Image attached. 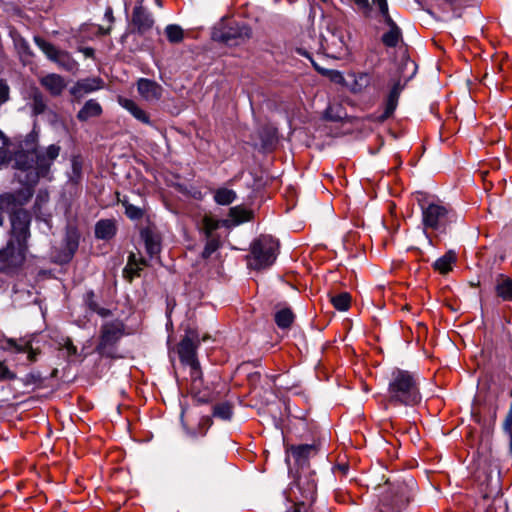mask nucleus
Returning <instances> with one entry per match:
<instances>
[{
	"instance_id": "f257e3e1",
	"label": "nucleus",
	"mask_w": 512,
	"mask_h": 512,
	"mask_svg": "<svg viewBox=\"0 0 512 512\" xmlns=\"http://www.w3.org/2000/svg\"><path fill=\"white\" fill-rule=\"evenodd\" d=\"M421 399L419 376L399 368L392 370L387 389L388 403L415 406L421 402Z\"/></svg>"
},
{
	"instance_id": "f03ea898",
	"label": "nucleus",
	"mask_w": 512,
	"mask_h": 512,
	"mask_svg": "<svg viewBox=\"0 0 512 512\" xmlns=\"http://www.w3.org/2000/svg\"><path fill=\"white\" fill-rule=\"evenodd\" d=\"M278 247V241L272 236L261 235L251 244L248 266L256 270L270 267L276 260Z\"/></svg>"
},
{
	"instance_id": "7ed1b4c3",
	"label": "nucleus",
	"mask_w": 512,
	"mask_h": 512,
	"mask_svg": "<svg viewBox=\"0 0 512 512\" xmlns=\"http://www.w3.org/2000/svg\"><path fill=\"white\" fill-rule=\"evenodd\" d=\"M421 212L424 229L444 233L453 221L452 210L440 202L421 204Z\"/></svg>"
},
{
	"instance_id": "20e7f679",
	"label": "nucleus",
	"mask_w": 512,
	"mask_h": 512,
	"mask_svg": "<svg viewBox=\"0 0 512 512\" xmlns=\"http://www.w3.org/2000/svg\"><path fill=\"white\" fill-rule=\"evenodd\" d=\"M124 326L121 322H108L102 325L96 351L102 356L116 357V344L123 335Z\"/></svg>"
},
{
	"instance_id": "39448f33",
	"label": "nucleus",
	"mask_w": 512,
	"mask_h": 512,
	"mask_svg": "<svg viewBox=\"0 0 512 512\" xmlns=\"http://www.w3.org/2000/svg\"><path fill=\"white\" fill-rule=\"evenodd\" d=\"M34 42L45 56L50 61L56 63L59 68L68 72L77 70L78 63L69 52L57 48L54 44L46 41L40 36H35Z\"/></svg>"
},
{
	"instance_id": "423d86ee",
	"label": "nucleus",
	"mask_w": 512,
	"mask_h": 512,
	"mask_svg": "<svg viewBox=\"0 0 512 512\" xmlns=\"http://www.w3.org/2000/svg\"><path fill=\"white\" fill-rule=\"evenodd\" d=\"M27 247L9 239L5 248L0 249V271L11 273L19 269L24 261Z\"/></svg>"
},
{
	"instance_id": "0eeeda50",
	"label": "nucleus",
	"mask_w": 512,
	"mask_h": 512,
	"mask_svg": "<svg viewBox=\"0 0 512 512\" xmlns=\"http://www.w3.org/2000/svg\"><path fill=\"white\" fill-rule=\"evenodd\" d=\"M317 483L311 474L299 475L290 487V495L295 502L311 505L316 497Z\"/></svg>"
},
{
	"instance_id": "6e6552de",
	"label": "nucleus",
	"mask_w": 512,
	"mask_h": 512,
	"mask_svg": "<svg viewBox=\"0 0 512 512\" xmlns=\"http://www.w3.org/2000/svg\"><path fill=\"white\" fill-rule=\"evenodd\" d=\"M30 214L24 209H18L11 216V237L15 243L27 247V239L30 235Z\"/></svg>"
},
{
	"instance_id": "1a4fd4ad",
	"label": "nucleus",
	"mask_w": 512,
	"mask_h": 512,
	"mask_svg": "<svg viewBox=\"0 0 512 512\" xmlns=\"http://www.w3.org/2000/svg\"><path fill=\"white\" fill-rule=\"evenodd\" d=\"M60 147L57 145H50L45 153H39L33 149L34 166L32 170L35 172V177H46L49 173L53 161L59 156Z\"/></svg>"
},
{
	"instance_id": "9d476101",
	"label": "nucleus",
	"mask_w": 512,
	"mask_h": 512,
	"mask_svg": "<svg viewBox=\"0 0 512 512\" xmlns=\"http://www.w3.org/2000/svg\"><path fill=\"white\" fill-rule=\"evenodd\" d=\"M199 340L194 333L187 334L178 344L177 352L182 364L195 363L197 359V348Z\"/></svg>"
},
{
	"instance_id": "9b49d317",
	"label": "nucleus",
	"mask_w": 512,
	"mask_h": 512,
	"mask_svg": "<svg viewBox=\"0 0 512 512\" xmlns=\"http://www.w3.org/2000/svg\"><path fill=\"white\" fill-rule=\"evenodd\" d=\"M131 24L138 33L143 34L152 28L154 19L146 8L138 4L133 9Z\"/></svg>"
},
{
	"instance_id": "f8f14e48",
	"label": "nucleus",
	"mask_w": 512,
	"mask_h": 512,
	"mask_svg": "<svg viewBox=\"0 0 512 512\" xmlns=\"http://www.w3.org/2000/svg\"><path fill=\"white\" fill-rule=\"evenodd\" d=\"M32 196L31 191H27L24 200H20V193H5L0 195V226L3 224V212L14 210L17 206L23 205Z\"/></svg>"
},
{
	"instance_id": "ddd939ff",
	"label": "nucleus",
	"mask_w": 512,
	"mask_h": 512,
	"mask_svg": "<svg viewBox=\"0 0 512 512\" xmlns=\"http://www.w3.org/2000/svg\"><path fill=\"white\" fill-rule=\"evenodd\" d=\"M139 94L147 101L160 99L162 95V87L155 81L141 78L137 83Z\"/></svg>"
},
{
	"instance_id": "4468645a",
	"label": "nucleus",
	"mask_w": 512,
	"mask_h": 512,
	"mask_svg": "<svg viewBox=\"0 0 512 512\" xmlns=\"http://www.w3.org/2000/svg\"><path fill=\"white\" fill-rule=\"evenodd\" d=\"M40 84L52 95L59 96L66 87L65 79L55 73L45 75L40 79Z\"/></svg>"
},
{
	"instance_id": "2eb2a0df",
	"label": "nucleus",
	"mask_w": 512,
	"mask_h": 512,
	"mask_svg": "<svg viewBox=\"0 0 512 512\" xmlns=\"http://www.w3.org/2000/svg\"><path fill=\"white\" fill-rule=\"evenodd\" d=\"M102 80L99 78L85 79L78 81L70 90V93L77 99L85 94L96 91L101 88Z\"/></svg>"
},
{
	"instance_id": "dca6fc26",
	"label": "nucleus",
	"mask_w": 512,
	"mask_h": 512,
	"mask_svg": "<svg viewBox=\"0 0 512 512\" xmlns=\"http://www.w3.org/2000/svg\"><path fill=\"white\" fill-rule=\"evenodd\" d=\"M383 21L389 27V30L382 35V43L386 47H396L402 38L401 29L392 17Z\"/></svg>"
},
{
	"instance_id": "f3484780",
	"label": "nucleus",
	"mask_w": 512,
	"mask_h": 512,
	"mask_svg": "<svg viewBox=\"0 0 512 512\" xmlns=\"http://www.w3.org/2000/svg\"><path fill=\"white\" fill-rule=\"evenodd\" d=\"M495 293L503 301H512V278L499 274L495 279Z\"/></svg>"
},
{
	"instance_id": "a211bd4d",
	"label": "nucleus",
	"mask_w": 512,
	"mask_h": 512,
	"mask_svg": "<svg viewBox=\"0 0 512 512\" xmlns=\"http://www.w3.org/2000/svg\"><path fill=\"white\" fill-rule=\"evenodd\" d=\"M102 113L101 105L94 99L88 100L82 109L78 112L77 118L80 121H87L92 117L100 116Z\"/></svg>"
},
{
	"instance_id": "6ab92c4d",
	"label": "nucleus",
	"mask_w": 512,
	"mask_h": 512,
	"mask_svg": "<svg viewBox=\"0 0 512 512\" xmlns=\"http://www.w3.org/2000/svg\"><path fill=\"white\" fill-rule=\"evenodd\" d=\"M120 105L128 110L137 120L149 124L150 119L147 113L141 109L133 100L127 98H119Z\"/></svg>"
},
{
	"instance_id": "aec40b11",
	"label": "nucleus",
	"mask_w": 512,
	"mask_h": 512,
	"mask_svg": "<svg viewBox=\"0 0 512 512\" xmlns=\"http://www.w3.org/2000/svg\"><path fill=\"white\" fill-rule=\"evenodd\" d=\"M289 451L296 461H304L308 459L311 455H315L318 449L317 446L314 444H301L292 445L289 448Z\"/></svg>"
},
{
	"instance_id": "412c9836",
	"label": "nucleus",
	"mask_w": 512,
	"mask_h": 512,
	"mask_svg": "<svg viewBox=\"0 0 512 512\" xmlns=\"http://www.w3.org/2000/svg\"><path fill=\"white\" fill-rule=\"evenodd\" d=\"M145 265L146 261L144 259L141 258L138 260L135 254H130L128 263L124 269V275L128 278L129 282H131L134 277L140 276V271Z\"/></svg>"
},
{
	"instance_id": "4be33fe9",
	"label": "nucleus",
	"mask_w": 512,
	"mask_h": 512,
	"mask_svg": "<svg viewBox=\"0 0 512 512\" xmlns=\"http://www.w3.org/2000/svg\"><path fill=\"white\" fill-rule=\"evenodd\" d=\"M399 94H400V92H399L398 87L394 86L387 97V100L385 103V110H384L383 114H381L378 117L379 121L383 122L393 115V113L397 107V104H398Z\"/></svg>"
},
{
	"instance_id": "5701e85b",
	"label": "nucleus",
	"mask_w": 512,
	"mask_h": 512,
	"mask_svg": "<svg viewBox=\"0 0 512 512\" xmlns=\"http://www.w3.org/2000/svg\"><path fill=\"white\" fill-rule=\"evenodd\" d=\"M456 260V254L453 251H448L434 262L433 268L440 274L445 275L452 270V265Z\"/></svg>"
},
{
	"instance_id": "b1692460",
	"label": "nucleus",
	"mask_w": 512,
	"mask_h": 512,
	"mask_svg": "<svg viewBox=\"0 0 512 512\" xmlns=\"http://www.w3.org/2000/svg\"><path fill=\"white\" fill-rule=\"evenodd\" d=\"M116 226L112 220H100L95 226V236L98 239L108 240L115 235Z\"/></svg>"
},
{
	"instance_id": "393cba45",
	"label": "nucleus",
	"mask_w": 512,
	"mask_h": 512,
	"mask_svg": "<svg viewBox=\"0 0 512 512\" xmlns=\"http://www.w3.org/2000/svg\"><path fill=\"white\" fill-rule=\"evenodd\" d=\"M15 167L20 170H32V167L34 166V155H33V149L31 151H18L15 154Z\"/></svg>"
},
{
	"instance_id": "a878e982",
	"label": "nucleus",
	"mask_w": 512,
	"mask_h": 512,
	"mask_svg": "<svg viewBox=\"0 0 512 512\" xmlns=\"http://www.w3.org/2000/svg\"><path fill=\"white\" fill-rule=\"evenodd\" d=\"M251 37V29L245 25L236 27H231L229 31L224 33L223 40L229 41L231 39H241L246 40Z\"/></svg>"
},
{
	"instance_id": "bb28decb",
	"label": "nucleus",
	"mask_w": 512,
	"mask_h": 512,
	"mask_svg": "<svg viewBox=\"0 0 512 512\" xmlns=\"http://www.w3.org/2000/svg\"><path fill=\"white\" fill-rule=\"evenodd\" d=\"M293 321L294 314L289 308H283L275 313V323L281 329L289 328Z\"/></svg>"
},
{
	"instance_id": "cd10ccee",
	"label": "nucleus",
	"mask_w": 512,
	"mask_h": 512,
	"mask_svg": "<svg viewBox=\"0 0 512 512\" xmlns=\"http://www.w3.org/2000/svg\"><path fill=\"white\" fill-rule=\"evenodd\" d=\"M7 348L13 349L17 353H28V359L30 361L36 360L37 352L32 348L30 342H25L23 344H17L14 340L9 339L7 341Z\"/></svg>"
},
{
	"instance_id": "c85d7f7f",
	"label": "nucleus",
	"mask_w": 512,
	"mask_h": 512,
	"mask_svg": "<svg viewBox=\"0 0 512 512\" xmlns=\"http://www.w3.org/2000/svg\"><path fill=\"white\" fill-rule=\"evenodd\" d=\"M233 415V407L228 402H222L214 405L213 416L221 420H230Z\"/></svg>"
},
{
	"instance_id": "c756f323",
	"label": "nucleus",
	"mask_w": 512,
	"mask_h": 512,
	"mask_svg": "<svg viewBox=\"0 0 512 512\" xmlns=\"http://www.w3.org/2000/svg\"><path fill=\"white\" fill-rule=\"evenodd\" d=\"M236 198V193L227 188H220L214 194V200L219 205H229Z\"/></svg>"
},
{
	"instance_id": "7c9ffc66",
	"label": "nucleus",
	"mask_w": 512,
	"mask_h": 512,
	"mask_svg": "<svg viewBox=\"0 0 512 512\" xmlns=\"http://www.w3.org/2000/svg\"><path fill=\"white\" fill-rule=\"evenodd\" d=\"M118 201L124 206L125 214L131 220H139L143 217L144 211L141 208L130 204L126 198H118Z\"/></svg>"
},
{
	"instance_id": "2f4dec72",
	"label": "nucleus",
	"mask_w": 512,
	"mask_h": 512,
	"mask_svg": "<svg viewBox=\"0 0 512 512\" xmlns=\"http://www.w3.org/2000/svg\"><path fill=\"white\" fill-rule=\"evenodd\" d=\"M165 34L170 43H180L184 38L183 29L175 24L166 26Z\"/></svg>"
},
{
	"instance_id": "473e14b6",
	"label": "nucleus",
	"mask_w": 512,
	"mask_h": 512,
	"mask_svg": "<svg viewBox=\"0 0 512 512\" xmlns=\"http://www.w3.org/2000/svg\"><path fill=\"white\" fill-rule=\"evenodd\" d=\"M331 303L335 309L339 311H346L350 307L351 296L346 292L340 293L331 298Z\"/></svg>"
},
{
	"instance_id": "72a5a7b5",
	"label": "nucleus",
	"mask_w": 512,
	"mask_h": 512,
	"mask_svg": "<svg viewBox=\"0 0 512 512\" xmlns=\"http://www.w3.org/2000/svg\"><path fill=\"white\" fill-rule=\"evenodd\" d=\"M229 216L237 223L249 221L252 213L242 207H232L229 211Z\"/></svg>"
},
{
	"instance_id": "f704fd0d",
	"label": "nucleus",
	"mask_w": 512,
	"mask_h": 512,
	"mask_svg": "<svg viewBox=\"0 0 512 512\" xmlns=\"http://www.w3.org/2000/svg\"><path fill=\"white\" fill-rule=\"evenodd\" d=\"M219 228V221L210 215H205L202 219V231L206 238H210L212 233Z\"/></svg>"
},
{
	"instance_id": "c9c22d12",
	"label": "nucleus",
	"mask_w": 512,
	"mask_h": 512,
	"mask_svg": "<svg viewBox=\"0 0 512 512\" xmlns=\"http://www.w3.org/2000/svg\"><path fill=\"white\" fill-rule=\"evenodd\" d=\"M46 107L43 95L39 91L34 92L32 97V109L34 114L39 115L44 113Z\"/></svg>"
},
{
	"instance_id": "e433bc0d",
	"label": "nucleus",
	"mask_w": 512,
	"mask_h": 512,
	"mask_svg": "<svg viewBox=\"0 0 512 512\" xmlns=\"http://www.w3.org/2000/svg\"><path fill=\"white\" fill-rule=\"evenodd\" d=\"M10 159L9 140L0 131V167Z\"/></svg>"
},
{
	"instance_id": "4c0bfd02",
	"label": "nucleus",
	"mask_w": 512,
	"mask_h": 512,
	"mask_svg": "<svg viewBox=\"0 0 512 512\" xmlns=\"http://www.w3.org/2000/svg\"><path fill=\"white\" fill-rule=\"evenodd\" d=\"M220 247V241L218 238L211 236L207 238L205 247L202 251V258L208 259L218 248Z\"/></svg>"
},
{
	"instance_id": "58836bf2",
	"label": "nucleus",
	"mask_w": 512,
	"mask_h": 512,
	"mask_svg": "<svg viewBox=\"0 0 512 512\" xmlns=\"http://www.w3.org/2000/svg\"><path fill=\"white\" fill-rule=\"evenodd\" d=\"M190 367V377L194 387H196L197 382H201L202 372L200 368L199 361H195V363L187 364Z\"/></svg>"
},
{
	"instance_id": "ea45409f",
	"label": "nucleus",
	"mask_w": 512,
	"mask_h": 512,
	"mask_svg": "<svg viewBox=\"0 0 512 512\" xmlns=\"http://www.w3.org/2000/svg\"><path fill=\"white\" fill-rule=\"evenodd\" d=\"M312 64L317 71L322 75L328 76L331 80L335 82H341L343 80V76L339 71L321 68L315 62H312Z\"/></svg>"
},
{
	"instance_id": "a19ab883",
	"label": "nucleus",
	"mask_w": 512,
	"mask_h": 512,
	"mask_svg": "<svg viewBox=\"0 0 512 512\" xmlns=\"http://www.w3.org/2000/svg\"><path fill=\"white\" fill-rule=\"evenodd\" d=\"M372 4L378 9L383 20L391 18L387 0H372Z\"/></svg>"
},
{
	"instance_id": "79ce46f5",
	"label": "nucleus",
	"mask_w": 512,
	"mask_h": 512,
	"mask_svg": "<svg viewBox=\"0 0 512 512\" xmlns=\"http://www.w3.org/2000/svg\"><path fill=\"white\" fill-rule=\"evenodd\" d=\"M10 99V88L6 80L0 78V105Z\"/></svg>"
},
{
	"instance_id": "37998d69",
	"label": "nucleus",
	"mask_w": 512,
	"mask_h": 512,
	"mask_svg": "<svg viewBox=\"0 0 512 512\" xmlns=\"http://www.w3.org/2000/svg\"><path fill=\"white\" fill-rule=\"evenodd\" d=\"M145 245L150 255H154L159 252V244L149 235L145 236Z\"/></svg>"
},
{
	"instance_id": "c03bdc74",
	"label": "nucleus",
	"mask_w": 512,
	"mask_h": 512,
	"mask_svg": "<svg viewBox=\"0 0 512 512\" xmlns=\"http://www.w3.org/2000/svg\"><path fill=\"white\" fill-rule=\"evenodd\" d=\"M15 378V374L9 370V368L4 364V362L0 361V381L2 380H12Z\"/></svg>"
},
{
	"instance_id": "a18cd8bd",
	"label": "nucleus",
	"mask_w": 512,
	"mask_h": 512,
	"mask_svg": "<svg viewBox=\"0 0 512 512\" xmlns=\"http://www.w3.org/2000/svg\"><path fill=\"white\" fill-rule=\"evenodd\" d=\"M356 7L363 13H369L371 11V4L369 0H351Z\"/></svg>"
},
{
	"instance_id": "49530a36",
	"label": "nucleus",
	"mask_w": 512,
	"mask_h": 512,
	"mask_svg": "<svg viewBox=\"0 0 512 512\" xmlns=\"http://www.w3.org/2000/svg\"><path fill=\"white\" fill-rule=\"evenodd\" d=\"M208 456L204 453H197L194 456V463L199 468H204L208 464Z\"/></svg>"
},
{
	"instance_id": "de8ad7c7",
	"label": "nucleus",
	"mask_w": 512,
	"mask_h": 512,
	"mask_svg": "<svg viewBox=\"0 0 512 512\" xmlns=\"http://www.w3.org/2000/svg\"><path fill=\"white\" fill-rule=\"evenodd\" d=\"M64 349L67 351L68 356L77 354V347L73 344L71 339L67 338L63 344Z\"/></svg>"
},
{
	"instance_id": "09e8293b",
	"label": "nucleus",
	"mask_w": 512,
	"mask_h": 512,
	"mask_svg": "<svg viewBox=\"0 0 512 512\" xmlns=\"http://www.w3.org/2000/svg\"><path fill=\"white\" fill-rule=\"evenodd\" d=\"M311 505L304 502H295L293 512H308Z\"/></svg>"
},
{
	"instance_id": "8fccbe9b",
	"label": "nucleus",
	"mask_w": 512,
	"mask_h": 512,
	"mask_svg": "<svg viewBox=\"0 0 512 512\" xmlns=\"http://www.w3.org/2000/svg\"><path fill=\"white\" fill-rule=\"evenodd\" d=\"M211 424L212 420L209 417H203L199 423L200 426H205L206 430L211 426Z\"/></svg>"
},
{
	"instance_id": "3c124183",
	"label": "nucleus",
	"mask_w": 512,
	"mask_h": 512,
	"mask_svg": "<svg viewBox=\"0 0 512 512\" xmlns=\"http://www.w3.org/2000/svg\"><path fill=\"white\" fill-rule=\"evenodd\" d=\"M105 18L108 20L109 23H112L114 21L112 8L109 7L106 9Z\"/></svg>"
},
{
	"instance_id": "603ef678",
	"label": "nucleus",
	"mask_w": 512,
	"mask_h": 512,
	"mask_svg": "<svg viewBox=\"0 0 512 512\" xmlns=\"http://www.w3.org/2000/svg\"><path fill=\"white\" fill-rule=\"evenodd\" d=\"M110 31H111V26H109L108 28H104L102 26L98 27V34H100V35H107L110 33Z\"/></svg>"
},
{
	"instance_id": "864d4df0",
	"label": "nucleus",
	"mask_w": 512,
	"mask_h": 512,
	"mask_svg": "<svg viewBox=\"0 0 512 512\" xmlns=\"http://www.w3.org/2000/svg\"><path fill=\"white\" fill-rule=\"evenodd\" d=\"M82 52L84 53V55L86 57H93L94 55V49L93 48H90V47H86L82 50Z\"/></svg>"
},
{
	"instance_id": "5fc2aeb1",
	"label": "nucleus",
	"mask_w": 512,
	"mask_h": 512,
	"mask_svg": "<svg viewBox=\"0 0 512 512\" xmlns=\"http://www.w3.org/2000/svg\"><path fill=\"white\" fill-rule=\"evenodd\" d=\"M155 2L158 6H162V0H155Z\"/></svg>"
}]
</instances>
